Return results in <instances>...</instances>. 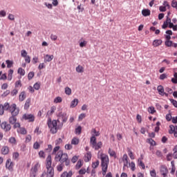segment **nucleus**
<instances>
[{
  "label": "nucleus",
  "instance_id": "f257e3e1",
  "mask_svg": "<svg viewBox=\"0 0 177 177\" xmlns=\"http://www.w3.org/2000/svg\"><path fill=\"white\" fill-rule=\"evenodd\" d=\"M55 161H59V165L57 166V169L59 172L63 171L64 165L69 167L70 165V159H68V155L66 153H64L63 151H59L55 157Z\"/></svg>",
  "mask_w": 177,
  "mask_h": 177
},
{
  "label": "nucleus",
  "instance_id": "f03ea898",
  "mask_svg": "<svg viewBox=\"0 0 177 177\" xmlns=\"http://www.w3.org/2000/svg\"><path fill=\"white\" fill-rule=\"evenodd\" d=\"M91 135L92 136L90 138V144L91 145L93 149H95V150H99L100 149H102V147L103 146V142H102V141H100L98 142H96V136H100V132L96 131V129H92Z\"/></svg>",
  "mask_w": 177,
  "mask_h": 177
},
{
  "label": "nucleus",
  "instance_id": "7ed1b4c3",
  "mask_svg": "<svg viewBox=\"0 0 177 177\" xmlns=\"http://www.w3.org/2000/svg\"><path fill=\"white\" fill-rule=\"evenodd\" d=\"M9 105L6 104V109H8ZM9 111L11 113L12 116L9 118V122L12 125L13 124H15L16 122L17 121V118H16L17 115H19V113L20 112V109L17 108V105L16 104H11V106L9 108Z\"/></svg>",
  "mask_w": 177,
  "mask_h": 177
},
{
  "label": "nucleus",
  "instance_id": "20e7f679",
  "mask_svg": "<svg viewBox=\"0 0 177 177\" xmlns=\"http://www.w3.org/2000/svg\"><path fill=\"white\" fill-rule=\"evenodd\" d=\"M46 167L47 173L44 172L40 177H53L55 176V169L52 167V156L48 155L46 160Z\"/></svg>",
  "mask_w": 177,
  "mask_h": 177
},
{
  "label": "nucleus",
  "instance_id": "39448f33",
  "mask_svg": "<svg viewBox=\"0 0 177 177\" xmlns=\"http://www.w3.org/2000/svg\"><path fill=\"white\" fill-rule=\"evenodd\" d=\"M98 158L101 160L102 175L104 176L107 174V168H109V162H110L109 156L106 153L99 152Z\"/></svg>",
  "mask_w": 177,
  "mask_h": 177
},
{
  "label": "nucleus",
  "instance_id": "423d86ee",
  "mask_svg": "<svg viewBox=\"0 0 177 177\" xmlns=\"http://www.w3.org/2000/svg\"><path fill=\"white\" fill-rule=\"evenodd\" d=\"M48 127L51 133H57V129H59V126H57V120H52L49 119L48 120Z\"/></svg>",
  "mask_w": 177,
  "mask_h": 177
},
{
  "label": "nucleus",
  "instance_id": "0eeeda50",
  "mask_svg": "<svg viewBox=\"0 0 177 177\" xmlns=\"http://www.w3.org/2000/svg\"><path fill=\"white\" fill-rule=\"evenodd\" d=\"M39 168H41V165H39V162L32 166L30 169V177H36L38 171H39Z\"/></svg>",
  "mask_w": 177,
  "mask_h": 177
},
{
  "label": "nucleus",
  "instance_id": "6e6552de",
  "mask_svg": "<svg viewBox=\"0 0 177 177\" xmlns=\"http://www.w3.org/2000/svg\"><path fill=\"white\" fill-rule=\"evenodd\" d=\"M22 118L28 122H34L35 121V116L32 114L25 113L23 115Z\"/></svg>",
  "mask_w": 177,
  "mask_h": 177
},
{
  "label": "nucleus",
  "instance_id": "1a4fd4ad",
  "mask_svg": "<svg viewBox=\"0 0 177 177\" xmlns=\"http://www.w3.org/2000/svg\"><path fill=\"white\" fill-rule=\"evenodd\" d=\"M0 125L1 129H3L4 132H9V131L12 129L10 124L8 123V122H2Z\"/></svg>",
  "mask_w": 177,
  "mask_h": 177
},
{
  "label": "nucleus",
  "instance_id": "9d476101",
  "mask_svg": "<svg viewBox=\"0 0 177 177\" xmlns=\"http://www.w3.org/2000/svg\"><path fill=\"white\" fill-rule=\"evenodd\" d=\"M6 104L8 105V109H6ZM12 107V105L9 104L8 102H6L3 105L0 104V115H3V113H5V110L9 111V109Z\"/></svg>",
  "mask_w": 177,
  "mask_h": 177
},
{
  "label": "nucleus",
  "instance_id": "9b49d317",
  "mask_svg": "<svg viewBox=\"0 0 177 177\" xmlns=\"http://www.w3.org/2000/svg\"><path fill=\"white\" fill-rule=\"evenodd\" d=\"M58 120L57 121H59V120H61L62 122H67L68 117L67 114L66 113L60 112L58 115Z\"/></svg>",
  "mask_w": 177,
  "mask_h": 177
},
{
  "label": "nucleus",
  "instance_id": "f8f14e48",
  "mask_svg": "<svg viewBox=\"0 0 177 177\" xmlns=\"http://www.w3.org/2000/svg\"><path fill=\"white\" fill-rule=\"evenodd\" d=\"M13 167H15V163L12 162V160L10 158L8 159L6 162V167L9 171H13Z\"/></svg>",
  "mask_w": 177,
  "mask_h": 177
},
{
  "label": "nucleus",
  "instance_id": "ddd939ff",
  "mask_svg": "<svg viewBox=\"0 0 177 177\" xmlns=\"http://www.w3.org/2000/svg\"><path fill=\"white\" fill-rule=\"evenodd\" d=\"M160 172L162 176H168V168L167 166L162 165L160 169Z\"/></svg>",
  "mask_w": 177,
  "mask_h": 177
},
{
  "label": "nucleus",
  "instance_id": "4468645a",
  "mask_svg": "<svg viewBox=\"0 0 177 177\" xmlns=\"http://www.w3.org/2000/svg\"><path fill=\"white\" fill-rule=\"evenodd\" d=\"M169 128L170 129L169 130V133H174V136L177 138V126L170 125Z\"/></svg>",
  "mask_w": 177,
  "mask_h": 177
},
{
  "label": "nucleus",
  "instance_id": "2eb2a0df",
  "mask_svg": "<svg viewBox=\"0 0 177 177\" xmlns=\"http://www.w3.org/2000/svg\"><path fill=\"white\" fill-rule=\"evenodd\" d=\"M122 162H123V169H125V168H128V155L126 153L123 155L122 158Z\"/></svg>",
  "mask_w": 177,
  "mask_h": 177
},
{
  "label": "nucleus",
  "instance_id": "dca6fc26",
  "mask_svg": "<svg viewBox=\"0 0 177 177\" xmlns=\"http://www.w3.org/2000/svg\"><path fill=\"white\" fill-rule=\"evenodd\" d=\"M138 164L139 167H141L142 169H146V166L145 165V163L143 162V155L140 156V158L138 159Z\"/></svg>",
  "mask_w": 177,
  "mask_h": 177
},
{
  "label": "nucleus",
  "instance_id": "f3484780",
  "mask_svg": "<svg viewBox=\"0 0 177 177\" xmlns=\"http://www.w3.org/2000/svg\"><path fill=\"white\" fill-rule=\"evenodd\" d=\"M162 44V39H155L152 42V46L153 48H158V46H161Z\"/></svg>",
  "mask_w": 177,
  "mask_h": 177
},
{
  "label": "nucleus",
  "instance_id": "a211bd4d",
  "mask_svg": "<svg viewBox=\"0 0 177 177\" xmlns=\"http://www.w3.org/2000/svg\"><path fill=\"white\" fill-rule=\"evenodd\" d=\"M1 154H3V156H6L7 154H9V147H8V146H3V147L1 148Z\"/></svg>",
  "mask_w": 177,
  "mask_h": 177
},
{
  "label": "nucleus",
  "instance_id": "6ab92c4d",
  "mask_svg": "<svg viewBox=\"0 0 177 177\" xmlns=\"http://www.w3.org/2000/svg\"><path fill=\"white\" fill-rule=\"evenodd\" d=\"M26 97H27V94L26 93V91L21 92L19 96V102H24L26 100Z\"/></svg>",
  "mask_w": 177,
  "mask_h": 177
},
{
  "label": "nucleus",
  "instance_id": "aec40b11",
  "mask_svg": "<svg viewBox=\"0 0 177 177\" xmlns=\"http://www.w3.org/2000/svg\"><path fill=\"white\" fill-rule=\"evenodd\" d=\"M31 104V98H28L26 100L25 104H24V109L28 110L30 109V105Z\"/></svg>",
  "mask_w": 177,
  "mask_h": 177
},
{
  "label": "nucleus",
  "instance_id": "412c9836",
  "mask_svg": "<svg viewBox=\"0 0 177 177\" xmlns=\"http://www.w3.org/2000/svg\"><path fill=\"white\" fill-rule=\"evenodd\" d=\"M151 13V12L149 9H143L142 10V15L145 17H147V16H150Z\"/></svg>",
  "mask_w": 177,
  "mask_h": 177
},
{
  "label": "nucleus",
  "instance_id": "4be33fe9",
  "mask_svg": "<svg viewBox=\"0 0 177 177\" xmlns=\"http://www.w3.org/2000/svg\"><path fill=\"white\" fill-rule=\"evenodd\" d=\"M18 133H20L21 135H27V130L24 127H19L17 129Z\"/></svg>",
  "mask_w": 177,
  "mask_h": 177
},
{
  "label": "nucleus",
  "instance_id": "5701e85b",
  "mask_svg": "<svg viewBox=\"0 0 177 177\" xmlns=\"http://www.w3.org/2000/svg\"><path fill=\"white\" fill-rule=\"evenodd\" d=\"M73 176V171H70L69 172L64 171L60 177H71Z\"/></svg>",
  "mask_w": 177,
  "mask_h": 177
},
{
  "label": "nucleus",
  "instance_id": "b1692460",
  "mask_svg": "<svg viewBox=\"0 0 177 177\" xmlns=\"http://www.w3.org/2000/svg\"><path fill=\"white\" fill-rule=\"evenodd\" d=\"M91 158H92V153H91V152H87L86 154L85 155L84 161L86 162H88L91 161Z\"/></svg>",
  "mask_w": 177,
  "mask_h": 177
},
{
  "label": "nucleus",
  "instance_id": "393cba45",
  "mask_svg": "<svg viewBox=\"0 0 177 177\" xmlns=\"http://www.w3.org/2000/svg\"><path fill=\"white\" fill-rule=\"evenodd\" d=\"M159 95L164 96V86L159 85L157 88Z\"/></svg>",
  "mask_w": 177,
  "mask_h": 177
},
{
  "label": "nucleus",
  "instance_id": "a878e982",
  "mask_svg": "<svg viewBox=\"0 0 177 177\" xmlns=\"http://www.w3.org/2000/svg\"><path fill=\"white\" fill-rule=\"evenodd\" d=\"M13 73H14L13 69H10L8 71V81H12V80L13 78Z\"/></svg>",
  "mask_w": 177,
  "mask_h": 177
},
{
  "label": "nucleus",
  "instance_id": "bb28decb",
  "mask_svg": "<svg viewBox=\"0 0 177 177\" xmlns=\"http://www.w3.org/2000/svg\"><path fill=\"white\" fill-rule=\"evenodd\" d=\"M80 144V138L75 137L71 140V145L77 146V145Z\"/></svg>",
  "mask_w": 177,
  "mask_h": 177
},
{
  "label": "nucleus",
  "instance_id": "cd10ccee",
  "mask_svg": "<svg viewBox=\"0 0 177 177\" xmlns=\"http://www.w3.org/2000/svg\"><path fill=\"white\" fill-rule=\"evenodd\" d=\"M78 105V99H74L71 103V109H74Z\"/></svg>",
  "mask_w": 177,
  "mask_h": 177
},
{
  "label": "nucleus",
  "instance_id": "c85d7f7f",
  "mask_svg": "<svg viewBox=\"0 0 177 177\" xmlns=\"http://www.w3.org/2000/svg\"><path fill=\"white\" fill-rule=\"evenodd\" d=\"M53 55H46L44 62H52L53 60Z\"/></svg>",
  "mask_w": 177,
  "mask_h": 177
},
{
  "label": "nucleus",
  "instance_id": "c756f323",
  "mask_svg": "<svg viewBox=\"0 0 177 177\" xmlns=\"http://www.w3.org/2000/svg\"><path fill=\"white\" fill-rule=\"evenodd\" d=\"M17 73L22 77H24V75H26V71L24 69H23V68H19Z\"/></svg>",
  "mask_w": 177,
  "mask_h": 177
},
{
  "label": "nucleus",
  "instance_id": "7c9ffc66",
  "mask_svg": "<svg viewBox=\"0 0 177 177\" xmlns=\"http://www.w3.org/2000/svg\"><path fill=\"white\" fill-rule=\"evenodd\" d=\"M174 44V42H172V41L171 40H166L165 41V46H167V48H171V46H172Z\"/></svg>",
  "mask_w": 177,
  "mask_h": 177
},
{
  "label": "nucleus",
  "instance_id": "2f4dec72",
  "mask_svg": "<svg viewBox=\"0 0 177 177\" xmlns=\"http://www.w3.org/2000/svg\"><path fill=\"white\" fill-rule=\"evenodd\" d=\"M38 154L39 158H43L44 160H45L46 155L45 154V152L44 151H39Z\"/></svg>",
  "mask_w": 177,
  "mask_h": 177
},
{
  "label": "nucleus",
  "instance_id": "473e14b6",
  "mask_svg": "<svg viewBox=\"0 0 177 177\" xmlns=\"http://www.w3.org/2000/svg\"><path fill=\"white\" fill-rule=\"evenodd\" d=\"M55 111H56V106H53L50 107V111H48V115H52V114H53V113H55Z\"/></svg>",
  "mask_w": 177,
  "mask_h": 177
},
{
  "label": "nucleus",
  "instance_id": "72a5a7b5",
  "mask_svg": "<svg viewBox=\"0 0 177 177\" xmlns=\"http://www.w3.org/2000/svg\"><path fill=\"white\" fill-rule=\"evenodd\" d=\"M99 164H100V162H99V160H96L95 162H93L92 163V168H93V169H96V168L99 167Z\"/></svg>",
  "mask_w": 177,
  "mask_h": 177
},
{
  "label": "nucleus",
  "instance_id": "f704fd0d",
  "mask_svg": "<svg viewBox=\"0 0 177 177\" xmlns=\"http://www.w3.org/2000/svg\"><path fill=\"white\" fill-rule=\"evenodd\" d=\"M148 143L151 145V146H156L157 144L156 143V141L153 140V138H148L147 140Z\"/></svg>",
  "mask_w": 177,
  "mask_h": 177
},
{
  "label": "nucleus",
  "instance_id": "c9c22d12",
  "mask_svg": "<svg viewBox=\"0 0 177 177\" xmlns=\"http://www.w3.org/2000/svg\"><path fill=\"white\" fill-rule=\"evenodd\" d=\"M62 102H63L62 97H57L54 99V103L55 104L62 103Z\"/></svg>",
  "mask_w": 177,
  "mask_h": 177
},
{
  "label": "nucleus",
  "instance_id": "e433bc0d",
  "mask_svg": "<svg viewBox=\"0 0 177 177\" xmlns=\"http://www.w3.org/2000/svg\"><path fill=\"white\" fill-rule=\"evenodd\" d=\"M129 157H130L131 160H135V156L133 155V152L131 149L128 150Z\"/></svg>",
  "mask_w": 177,
  "mask_h": 177
},
{
  "label": "nucleus",
  "instance_id": "4c0bfd02",
  "mask_svg": "<svg viewBox=\"0 0 177 177\" xmlns=\"http://www.w3.org/2000/svg\"><path fill=\"white\" fill-rule=\"evenodd\" d=\"M129 167L131 169V171H135L136 169V165H135V162H131L129 163Z\"/></svg>",
  "mask_w": 177,
  "mask_h": 177
},
{
  "label": "nucleus",
  "instance_id": "58836bf2",
  "mask_svg": "<svg viewBox=\"0 0 177 177\" xmlns=\"http://www.w3.org/2000/svg\"><path fill=\"white\" fill-rule=\"evenodd\" d=\"M8 68H10L13 66V61H10L9 59L6 61Z\"/></svg>",
  "mask_w": 177,
  "mask_h": 177
},
{
  "label": "nucleus",
  "instance_id": "ea45409f",
  "mask_svg": "<svg viewBox=\"0 0 177 177\" xmlns=\"http://www.w3.org/2000/svg\"><path fill=\"white\" fill-rule=\"evenodd\" d=\"M76 71H77V73H84V67L81 65H79L76 68Z\"/></svg>",
  "mask_w": 177,
  "mask_h": 177
},
{
  "label": "nucleus",
  "instance_id": "a19ab883",
  "mask_svg": "<svg viewBox=\"0 0 177 177\" xmlns=\"http://www.w3.org/2000/svg\"><path fill=\"white\" fill-rule=\"evenodd\" d=\"M34 89L36 91H39L41 88V83L36 82L33 86Z\"/></svg>",
  "mask_w": 177,
  "mask_h": 177
},
{
  "label": "nucleus",
  "instance_id": "79ce46f5",
  "mask_svg": "<svg viewBox=\"0 0 177 177\" xmlns=\"http://www.w3.org/2000/svg\"><path fill=\"white\" fill-rule=\"evenodd\" d=\"M148 112H149L150 114H154V113H156V109L154 106H149L148 108Z\"/></svg>",
  "mask_w": 177,
  "mask_h": 177
},
{
  "label": "nucleus",
  "instance_id": "37998d69",
  "mask_svg": "<svg viewBox=\"0 0 177 177\" xmlns=\"http://www.w3.org/2000/svg\"><path fill=\"white\" fill-rule=\"evenodd\" d=\"M108 153L111 157H115V151H113L111 148L109 149Z\"/></svg>",
  "mask_w": 177,
  "mask_h": 177
},
{
  "label": "nucleus",
  "instance_id": "c03bdc74",
  "mask_svg": "<svg viewBox=\"0 0 177 177\" xmlns=\"http://www.w3.org/2000/svg\"><path fill=\"white\" fill-rule=\"evenodd\" d=\"M39 147H41V145H39V142H35L33 145V149H35V150H38Z\"/></svg>",
  "mask_w": 177,
  "mask_h": 177
},
{
  "label": "nucleus",
  "instance_id": "a18cd8bd",
  "mask_svg": "<svg viewBox=\"0 0 177 177\" xmlns=\"http://www.w3.org/2000/svg\"><path fill=\"white\" fill-rule=\"evenodd\" d=\"M65 93L66 95H68V96H70V95H71V88H70V87H66Z\"/></svg>",
  "mask_w": 177,
  "mask_h": 177
},
{
  "label": "nucleus",
  "instance_id": "49530a36",
  "mask_svg": "<svg viewBox=\"0 0 177 177\" xmlns=\"http://www.w3.org/2000/svg\"><path fill=\"white\" fill-rule=\"evenodd\" d=\"M19 154L18 152H14L12 153V159L13 160H19Z\"/></svg>",
  "mask_w": 177,
  "mask_h": 177
},
{
  "label": "nucleus",
  "instance_id": "de8ad7c7",
  "mask_svg": "<svg viewBox=\"0 0 177 177\" xmlns=\"http://www.w3.org/2000/svg\"><path fill=\"white\" fill-rule=\"evenodd\" d=\"M34 75H35L34 72H30L28 74V80L30 81V80H32V78H34Z\"/></svg>",
  "mask_w": 177,
  "mask_h": 177
},
{
  "label": "nucleus",
  "instance_id": "09e8293b",
  "mask_svg": "<svg viewBox=\"0 0 177 177\" xmlns=\"http://www.w3.org/2000/svg\"><path fill=\"white\" fill-rule=\"evenodd\" d=\"M22 86V84H21V80H17L16 82H15V88H21Z\"/></svg>",
  "mask_w": 177,
  "mask_h": 177
},
{
  "label": "nucleus",
  "instance_id": "8fccbe9b",
  "mask_svg": "<svg viewBox=\"0 0 177 177\" xmlns=\"http://www.w3.org/2000/svg\"><path fill=\"white\" fill-rule=\"evenodd\" d=\"M32 139V137H31V135H28L26 137V143H30V142H31V140Z\"/></svg>",
  "mask_w": 177,
  "mask_h": 177
},
{
  "label": "nucleus",
  "instance_id": "3c124183",
  "mask_svg": "<svg viewBox=\"0 0 177 177\" xmlns=\"http://www.w3.org/2000/svg\"><path fill=\"white\" fill-rule=\"evenodd\" d=\"M88 44V41L83 40L80 43V48H84V46H86V44Z\"/></svg>",
  "mask_w": 177,
  "mask_h": 177
},
{
  "label": "nucleus",
  "instance_id": "603ef678",
  "mask_svg": "<svg viewBox=\"0 0 177 177\" xmlns=\"http://www.w3.org/2000/svg\"><path fill=\"white\" fill-rule=\"evenodd\" d=\"M171 6H172V8H174L177 10V1L176 0H172Z\"/></svg>",
  "mask_w": 177,
  "mask_h": 177
},
{
  "label": "nucleus",
  "instance_id": "864d4df0",
  "mask_svg": "<svg viewBox=\"0 0 177 177\" xmlns=\"http://www.w3.org/2000/svg\"><path fill=\"white\" fill-rule=\"evenodd\" d=\"M150 176L151 177H156L157 176V173L156 172V169H153L150 171Z\"/></svg>",
  "mask_w": 177,
  "mask_h": 177
},
{
  "label": "nucleus",
  "instance_id": "5fc2aeb1",
  "mask_svg": "<svg viewBox=\"0 0 177 177\" xmlns=\"http://www.w3.org/2000/svg\"><path fill=\"white\" fill-rule=\"evenodd\" d=\"M163 6L166 8H167V9H169L171 8V6L169 5V3H168V1H165L163 2Z\"/></svg>",
  "mask_w": 177,
  "mask_h": 177
},
{
  "label": "nucleus",
  "instance_id": "6e6d98bb",
  "mask_svg": "<svg viewBox=\"0 0 177 177\" xmlns=\"http://www.w3.org/2000/svg\"><path fill=\"white\" fill-rule=\"evenodd\" d=\"M21 56L22 57H26L28 55H27V51L26 50H22L21 51Z\"/></svg>",
  "mask_w": 177,
  "mask_h": 177
},
{
  "label": "nucleus",
  "instance_id": "4d7b16f0",
  "mask_svg": "<svg viewBox=\"0 0 177 177\" xmlns=\"http://www.w3.org/2000/svg\"><path fill=\"white\" fill-rule=\"evenodd\" d=\"M82 167V162L81 160H78L76 165V168L80 169Z\"/></svg>",
  "mask_w": 177,
  "mask_h": 177
},
{
  "label": "nucleus",
  "instance_id": "13d9d810",
  "mask_svg": "<svg viewBox=\"0 0 177 177\" xmlns=\"http://www.w3.org/2000/svg\"><path fill=\"white\" fill-rule=\"evenodd\" d=\"M86 117V115L85 113H81L79 115L78 120L79 121H82L83 118H85Z\"/></svg>",
  "mask_w": 177,
  "mask_h": 177
},
{
  "label": "nucleus",
  "instance_id": "bf43d9fd",
  "mask_svg": "<svg viewBox=\"0 0 177 177\" xmlns=\"http://www.w3.org/2000/svg\"><path fill=\"white\" fill-rule=\"evenodd\" d=\"M59 150H60V147L59 146H56L53 151V154H56V153H57V151H59Z\"/></svg>",
  "mask_w": 177,
  "mask_h": 177
},
{
  "label": "nucleus",
  "instance_id": "052dcab7",
  "mask_svg": "<svg viewBox=\"0 0 177 177\" xmlns=\"http://www.w3.org/2000/svg\"><path fill=\"white\" fill-rule=\"evenodd\" d=\"M26 63L30 64L31 63V58L30 57V55H27L24 57Z\"/></svg>",
  "mask_w": 177,
  "mask_h": 177
},
{
  "label": "nucleus",
  "instance_id": "680f3d73",
  "mask_svg": "<svg viewBox=\"0 0 177 177\" xmlns=\"http://www.w3.org/2000/svg\"><path fill=\"white\" fill-rule=\"evenodd\" d=\"M9 142L12 143V145H16V138H15L14 137H11L9 139Z\"/></svg>",
  "mask_w": 177,
  "mask_h": 177
},
{
  "label": "nucleus",
  "instance_id": "e2e57ef3",
  "mask_svg": "<svg viewBox=\"0 0 177 177\" xmlns=\"http://www.w3.org/2000/svg\"><path fill=\"white\" fill-rule=\"evenodd\" d=\"M82 131V128L81 127V126H79V127L75 129V132H76V133H78V135H80Z\"/></svg>",
  "mask_w": 177,
  "mask_h": 177
},
{
  "label": "nucleus",
  "instance_id": "0e129e2a",
  "mask_svg": "<svg viewBox=\"0 0 177 177\" xmlns=\"http://www.w3.org/2000/svg\"><path fill=\"white\" fill-rule=\"evenodd\" d=\"M78 161V156H75L72 158L71 159V162L73 163V164H75V162Z\"/></svg>",
  "mask_w": 177,
  "mask_h": 177
},
{
  "label": "nucleus",
  "instance_id": "69168bd1",
  "mask_svg": "<svg viewBox=\"0 0 177 177\" xmlns=\"http://www.w3.org/2000/svg\"><path fill=\"white\" fill-rule=\"evenodd\" d=\"M65 149L66 150H71V149H73V145L70 144H66L65 145Z\"/></svg>",
  "mask_w": 177,
  "mask_h": 177
},
{
  "label": "nucleus",
  "instance_id": "338daca9",
  "mask_svg": "<svg viewBox=\"0 0 177 177\" xmlns=\"http://www.w3.org/2000/svg\"><path fill=\"white\" fill-rule=\"evenodd\" d=\"M35 133L37 135H41V131H39V127H37L34 131Z\"/></svg>",
  "mask_w": 177,
  "mask_h": 177
},
{
  "label": "nucleus",
  "instance_id": "774afa93",
  "mask_svg": "<svg viewBox=\"0 0 177 177\" xmlns=\"http://www.w3.org/2000/svg\"><path fill=\"white\" fill-rule=\"evenodd\" d=\"M167 74L162 73V75H160L159 78H160V80H165V78H167Z\"/></svg>",
  "mask_w": 177,
  "mask_h": 177
}]
</instances>
